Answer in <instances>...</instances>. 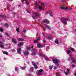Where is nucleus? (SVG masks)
<instances>
[{"label": "nucleus", "instance_id": "obj_6", "mask_svg": "<svg viewBox=\"0 0 76 76\" xmlns=\"http://www.w3.org/2000/svg\"><path fill=\"white\" fill-rule=\"evenodd\" d=\"M42 71H43V69H39V71H38L37 72H36V74H37V75H42L41 73H42Z\"/></svg>", "mask_w": 76, "mask_h": 76}, {"label": "nucleus", "instance_id": "obj_52", "mask_svg": "<svg viewBox=\"0 0 76 76\" xmlns=\"http://www.w3.org/2000/svg\"><path fill=\"white\" fill-rule=\"evenodd\" d=\"M0 37L1 38H2L3 37V36H2L1 35H0Z\"/></svg>", "mask_w": 76, "mask_h": 76}, {"label": "nucleus", "instance_id": "obj_21", "mask_svg": "<svg viewBox=\"0 0 76 76\" xmlns=\"http://www.w3.org/2000/svg\"><path fill=\"white\" fill-rule=\"evenodd\" d=\"M55 43H56V44H58L59 43L57 39L55 40Z\"/></svg>", "mask_w": 76, "mask_h": 76}, {"label": "nucleus", "instance_id": "obj_42", "mask_svg": "<svg viewBox=\"0 0 76 76\" xmlns=\"http://www.w3.org/2000/svg\"><path fill=\"white\" fill-rule=\"evenodd\" d=\"M42 34H43V37H45V34L44 33H42Z\"/></svg>", "mask_w": 76, "mask_h": 76}, {"label": "nucleus", "instance_id": "obj_18", "mask_svg": "<svg viewBox=\"0 0 76 76\" xmlns=\"http://www.w3.org/2000/svg\"><path fill=\"white\" fill-rule=\"evenodd\" d=\"M3 53L4 54H6V55H8L9 54V53L7 51L3 52Z\"/></svg>", "mask_w": 76, "mask_h": 76}, {"label": "nucleus", "instance_id": "obj_39", "mask_svg": "<svg viewBox=\"0 0 76 76\" xmlns=\"http://www.w3.org/2000/svg\"><path fill=\"white\" fill-rule=\"evenodd\" d=\"M65 75H67L68 74H69V72H65Z\"/></svg>", "mask_w": 76, "mask_h": 76}, {"label": "nucleus", "instance_id": "obj_38", "mask_svg": "<svg viewBox=\"0 0 76 76\" xmlns=\"http://www.w3.org/2000/svg\"><path fill=\"white\" fill-rule=\"evenodd\" d=\"M16 31H17V32H19V29H16Z\"/></svg>", "mask_w": 76, "mask_h": 76}, {"label": "nucleus", "instance_id": "obj_46", "mask_svg": "<svg viewBox=\"0 0 76 76\" xmlns=\"http://www.w3.org/2000/svg\"><path fill=\"white\" fill-rule=\"evenodd\" d=\"M45 60H46L47 61H48V59H47L46 57H45Z\"/></svg>", "mask_w": 76, "mask_h": 76}, {"label": "nucleus", "instance_id": "obj_13", "mask_svg": "<svg viewBox=\"0 0 76 76\" xmlns=\"http://www.w3.org/2000/svg\"><path fill=\"white\" fill-rule=\"evenodd\" d=\"M25 1V2L27 4V5H28V4H29V2H28V1L27 0H23L22 3H23L24 1Z\"/></svg>", "mask_w": 76, "mask_h": 76}, {"label": "nucleus", "instance_id": "obj_60", "mask_svg": "<svg viewBox=\"0 0 76 76\" xmlns=\"http://www.w3.org/2000/svg\"><path fill=\"white\" fill-rule=\"evenodd\" d=\"M0 29H2V28L1 27H0Z\"/></svg>", "mask_w": 76, "mask_h": 76}, {"label": "nucleus", "instance_id": "obj_54", "mask_svg": "<svg viewBox=\"0 0 76 76\" xmlns=\"http://www.w3.org/2000/svg\"><path fill=\"white\" fill-rule=\"evenodd\" d=\"M68 60L70 61V58H69L68 59Z\"/></svg>", "mask_w": 76, "mask_h": 76}, {"label": "nucleus", "instance_id": "obj_25", "mask_svg": "<svg viewBox=\"0 0 76 76\" xmlns=\"http://www.w3.org/2000/svg\"><path fill=\"white\" fill-rule=\"evenodd\" d=\"M56 76H60V73L59 72H57L56 73Z\"/></svg>", "mask_w": 76, "mask_h": 76}, {"label": "nucleus", "instance_id": "obj_31", "mask_svg": "<svg viewBox=\"0 0 76 76\" xmlns=\"http://www.w3.org/2000/svg\"><path fill=\"white\" fill-rule=\"evenodd\" d=\"M0 16H1V17L2 18H6V16L3 15H0Z\"/></svg>", "mask_w": 76, "mask_h": 76}, {"label": "nucleus", "instance_id": "obj_41", "mask_svg": "<svg viewBox=\"0 0 76 76\" xmlns=\"http://www.w3.org/2000/svg\"><path fill=\"white\" fill-rule=\"evenodd\" d=\"M32 64L33 66H34L36 65L35 64V63H34V62H32Z\"/></svg>", "mask_w": 76, "mask_h": 76}, {"label": "nucleus", "instance_id": "obj_36", "mask_svg": "<svg viewBox=\"0 0 76 76\" xmlns=\"http://www.w3.org/2000/svg\"><path fill=\"white\" fill-rule=\"evenodd\" d=\"M49 67L50 69V70L52 69V66H51L50 65L49 66Z\"/></svg>", "mask_w": 76, "mask_h": 76}, {"label": "nucleus", "instance_id": "obj_37", "mask_svg": "<svg viewBox=\"0 0 76 76\" xmlns=\"http://www.w3.org/2000/svg\"><path fill=\"white\" fill-rule=\"evenodd\" d=\"M0 47H1V48H4V46L3 45H0Z\"/></svg>", "mask_w": 76, "mask_h": 76}, {"label": "nucleus", "instance_id": "obj_35", "mask_svg": "<svg viewBox=\"0 0 76 76\" xmlns=\"http://www.w3.org/2000/svg\"><path fill=\"white\" fill-rule=\"evenodd\" d=\"M0 31L1 32H3V29H0Z\"/></svg>", "mask_w": 76, "mask_h": 76}, {"label": "nucleus", "instance_id": "obj_45", "mask_svg": "<svg viewBox=\"0 0 76 76\" xmlns=\"http://www.w3.org/2000/svg\"><path fill=\"white\" fill-rule=\"evenodd\" d=\"M35 4H36V5H37V6H38V3H37V2H36L35 3Z\"/></svg>", "mask_w": 76, "mask_h": 76}, {"label": "nucleus", "instance_id": "obj_22", "mask_svg": "<svg viewBox=\"0 0 76 76\" xmlns=\"http://www.w3.org/2000/svg\"><path fill=\"white\" fill-rule=\"evenodd\" d=\"M11 51L12 53H15V52H16V50L15 49H12Z\"/></svg>", "mask_w": 76, "mask_h": 76}, {"label": "nucleus", "instance_id": "obj_34", "mask_svg": "<svg viewBox=\"0 0 76 76\" xmlns=\"http://www.w3.org/2000/svg\"><path fill=\"white\" fill-rule=\"evenodd\" d=\"M58 67V66H54V69H57Z\"/></svg>", "mask_w": 76, "mask_h": 76}, {"label": "nucleus", "instance_id": "obj_48", "mask_svg": "<svg viewBox=\"0 0 76 76\" xmlns=\"http://www.w3.org/2000/svg\"><path fill=\"white\" fill-rule=\"evenodd\" d=\"M18 70V68H15V71H17Z\"/></svg>", "mask_w": 76, "mask_h": 76}, {"label": "nucleus", "instance_id": "obj_5", "mask_svg": "<svg viewBox=\"0 0 76 76\" xmlns=\"http://www.w3.org/2000/svg\"><path fill=\"white\" fill-rule=\"evenodd\" d=\"M70 56H71V59L72 60V61L73 62V63H74L75 64H76V60H75V58H74L73 57H72V54L70 55Z\"/></svg>", "mask_w": 76, "mask_h": 76}, {"label": "nucleus", "instance_id": "obj_47", "mask_svg": "<svg viewBox=\"0 0 76 76\" xmlns=\"http://www.w3.org/2000/svg\"><path fill=\"white\" fill-rule=\"evenodd\" d=\"M26 30H24L23 31V32H24V33H25V32H26Z\"/></svg>", "mask_w": 76, "mask_h": 76}, {"label": "nucleus", "instance_id": "obj_43", "mask_svg": "<svg viewBox=\"0 0 76 76\" xmlns=\"http://www.w3.org/2000/svg\"><path fill=\"white\" fill-rule=\"evenodd\" d=\"M39 55L40 56H42V53H39Z\"/></svg>", "mask_w": 76, "mask_h": 76}, {"label": "nucleus", "instance_id": "obj_53", "mask_svg": "<svg viewBox=\"0 0 76 76\" xmlns=\"http://www.w3.org/2000/svg\"><path fill=\"white\" fill-rule=\"evenodd\" d=\"M43 42H44V43H45V40H43Z\"/></svg>", "mask_w": 76, "mask_h": 76}, {"label": "nucleus", "instance_id": "obj_16", "mask_svg": "<svg viewBox=\"0 0 76 76\" xmlns=\"http://www.w3.org/2000/svg\"><path fill=\"white\" fill-rule=\"evenodd\" d=\"M34 48V47L32 46L31 48L29 47H27L26 49L27 50H31V48Z\"/></svg>", "mask_w": 76, "mask_h": 76}, {"label": "nucleus", "instance_id": "obj_15", "mask_svg": "<svg viewBox=\"0 0 76 76\" xmlns=\"http://www.w3.org/2000/svg\"><path fill=\"white\" fill-rule=\"evenodd\" d=\"M12 42H13L14 44H17L16 40L14 39H12Z\"/></svg>", "mask_w": 76, "mask_h": 76}, {"label": "nucleus", "instance_id": "obj_55", "mask_svg": "<svg viewBox=\"0 0 76 76\" xmlns=\"http://www.w3.org/2000/svg\"><path fill=\"white\" fill-rule=\"evenodd\" d=\"M47 48H49V47H48V46H47Z\"/></svg>", "mask_w": 76, "mask_h": 76}, {"label": "nucleus", "instance_id": "obj_30", "mask_svg": "<svg viewBox=\"0 0 76 76\" xmlns=\"http://www.w3.org/2000/svg\"><path fill=\"white\" fill-rule=\"evenodd\" d=\"M71 51H72V52H75V49H74L73 48H71Z\"/></svg>", "mask_w": 76, "mask_h": 76}, {"label": "nucleus", "instance_id": "obj_24", "mask_svg": "<svg viewBox=\"0 0 76 76\" xmlns=\"http://www.w3.org/2000/svg\"><path fill=\"white\" fill-rule=\"evenodd\" d=\"M30 70H31V73L34 72V69L33 68H31L30 69Z\"/></svg>", "mask_w": 76, "mask_h": 76}, {"label": "nucleus", "instance_id": "obj_4", "mask_svg": "<svg viewBox=\"0 0 76 76\" xmlns=\"http://www.w3.org/2000/svg\"><path fill=\"white\" fill-rule=\"evenodd\" d=\"M34 14L35 15H33L32 18L34 19H36L37 16H38V13H37V12H35Z\"/></svg>", "mask_w": 76, "mask_h": 76}, {"label": "nucleus", "instance_id": "obj_28", "mask_svg": "<svg viewBox=\"0 0 76 76\" xmlns=\"http://www.w3.org/2000/svg\"><path fill=\"white\" fill-rule=\"evenodd\" d=\"M5 35H7V37H9V34L6 32L5 33Z\"/></svg>", "mask_w": 76, "mask_h": 76}, {"label": "nucleus", "instance_id": "obj_63", "mask_svg": "<svg viewBox=\"0 0 76 76\" xmlns=\"http://www.w3.org/2000/svg\"><path fill=\"white\" fill-rule=\"evenodd\" d=\"M38 3H39V1H38Z\"/></svg>", "mask_w": 76, "mask_h": 76}, {"label": "nucleus", "instance_id": "obj_19", "mask_svg": "<svg viewBox=\"0 0 76 76\" xmlns=\"http://www.w3.org/2000/svg\"><path fill=\"white\" fill-rule=\"evenodd\" d=\"M23 45V42H20V44H18V46L19 47H20L21 45Z\"/></svg>", "mask_w": 76, "mask_h": 76}, {"label": "nucleus", "instance_id": "obj_12", "mask_svg": "<svg viewBox=\"0 0 76 76\" xmlns=\"http://www.w3.org/2000/svg\"><path fill=\"white\" fill-rule=\"evenodd\" d=\"M29 52H28V51H26L24 53V56H27L29 54Z\"/></svg>", "mask_w": 76, "mask_h": 76}, {"label": "nucleus", "instance_id": "obj_10", "mask_svg": "<svg viewBox=\"0 0 76 76\" xmlns=\"http://www.w3.org/2000/svg\"><path fill=\"white\" fill-rule=\"evenodd\" d=\"M43 22L47 24H48V23H49L50 21L46 19L43 20Z\"/></svg>", "mask_w": 76, "mask_h": 76}, {"label": "nucleus", "instance_id": "obj_59", "mask_svg": "<svg viewBox=\"0 0 76 76\" xmlns=\"http://www.w3.org/2000/svg\"><path fill=\"white\" fill-rule=\"evenodd\" d=\"M0 44H2V42H0Z\"/></svg>", "mask_w": 76, "mask_h": 76}, {"label": "nucleus", "instance_id": "obj_32", "mask_svg": "<svg viewBox=\"0 0 76 76\" xmlns=\"http://www.w3.org/2000/svg\"><path fill=\"white\" fill-rule=\"evenodd\" d=\"M38 40L36 39L34 40V43H38Z\"/></svg>", "mask_w": 76, "mask_h": 76}, {"label": "nucleus", "instance_id": "obj_27", "mask_svg": "<svg viewBox=\"0 0 76 76\" xmlns=\"http://www.w3.org/2000/svg\"><path fill=\"white\" fill-rule=\"evenodd\" d=\"M50 16H51V17H53V16H54V15H53V12H51V13L50 14Z\"/></svg>", "mask_w": 76, "mask_h": 76}, {"label": "nucleus", "instance_id": "obj_26", "mask_svg": "<svg viewBox=\"0 0 76 76\" xmlns=\"http://www.w3.org/2000/svg\"><path fill=\"white\" fill-rule=\"evenodd\" d=\"M26 66H23L22 68H21V69H22V70H25V69H26Z\"/></svg>", "mask_w": 76, "mask_h": 76}, {"label": "nucleus", "instance_id": "obj_62", "mask_svg": "<svg viewBox=\"0 0 76 76\" xmlns=\"http://www.w3.org/2000/svg\"><path fill=\"white\" fill-rule=\"evenodd\" d=\"M27 12H28V13H29V12H28V10L27 11Z\"/></svg>", "mask_w": 76, "mask_h": 76}, {"label": "nucleus", "instance_id": "obj_40", "mask_svg": "<svg viewBox=\"0 0 76 76\" xmlns=\"http://www.w3.org/2000/svg\"><path fill=\"white\" fill-rule=\"evenodd\" d=\"M72 68L75 67V65L74 64H73L72 65Z\"/></svg>", "mask_w": 76, "mask_h": 76}, {"label": "nucleus", "instance_id": "obj_64", "mask_svg": "<svg viewBox=\"0 0 76 76\" xmlns=\"http://www.w3.org/2000/svg\"><path fill=\"white\" fill-rule=\"evenodd\" d=\"M17 29H19V28H17Z\"/></svg>", "mask_w": 76, "mask_h": 76}, {"label": "nucleus", "instance_id": "obj_11", "mask_svg": "<svg viewBox=\"0 0 76 76\" xmlns=\"http://www.w3.org/2000/svg\"><path fill=\"white\" fill-rule=\"evenodd\" d=\"M43 28L44 29H51V27L50 26H43Z\"/></svg>", "mask_w": 76, "mask_h": 76}, {"label": "nucleus", "instance_id": "obj_14", "mask_svg": "<svg viewBox=\"0 0 76 76\" xmlns=\"http://www.w3.org/2000/svg\"><path fill=\"white\" fill-rule=\"evenodd\" d=\"M17 52L18 54H20V53H21V48H19L17 50Z\"/></svg>", "mask_w": 76, "mask_h": 76}, {"label": "nucleus", "instance_id": "obj_56", "mask_svg": "<svg viewBox=\"0 0 76 76\" xmlns=\"http://www.w3.org/2000/svg\"><path fill=\"white\" fill-rule=\"evenodd\" d=\"M71 9H72L71 8L69 9V10H71Z\"/></svg>", "mask_w": 76, "mask_h": 76}, {"label": "nucleus", "instance_id": "obj_7", "mask_svg": "<svg viewBox=\"0 0 76 76\" xmlns=\"http://www.w3.org/2000/svg\"><path fill=\"white\" fill-rule=\"evenodd\" d=\"M60 9H65V10H66L68 9V7H66L65 5H61V7H60Z\"/></svg>", "mask_w": 76, "mask_h": 76}, {"label": "nucleus", "instance_id": "obj_61", "mask_svg": "<svg viewBox=\"0 0 76 76\" xmlns=\"http://www.w3.org/2000/svg\"><path fill=\"white\" fill-rule=\"evenodd\" d=\"M75 31L76 32V29H75Z\"/></svg>", "mask_w": 76, "mask_h": 76}, {"label": "nucleus", "instance_id": "obj_23", "mask_svg": "<svg viewBox=\"0 0 76 76\" xmlns=\"http://www.w3.org/2000/svg\"><path fill=\"white\" fill-rule=\"evenodd\" d=\"M34 67L35 69H38V66L36 64L34 66Z\"/></svg>", "mask_w": 76, "mask_h": 76}, {"label": "nucleus", "instance_id": "obj_49", "mask_svg": "<svg viewBox=\"0 0 76 76\" xmlns=\"http://www.w3.org/2000/svg\"><path fill=\"white\" fill-rule=\"evenodd\" d=\"M67 71H68V72H69V71H70V69H67Z\"/></svg>", "mask_w": 76, "mask_h": 76}, {"label": "nucleus", "instance_id": "obj_9", "mask_svg": "<svg viewBox=\"0 0 76 76\" xmlns=\"http://www.w3.org/2000/svg\"><path fill=\"white\" fill-rule=\"evenodd\" d=\"M44 45H41L39 43L37 44V47H39V48H43Z\"/></svg>", "mask_w": 76, "mask_h": 76}, {"label": "nucleus", "instance_id": "obj_50", "mask_svg": "<svg viewBox=\"0 0 76 76\" xmlns=\"http://www.w3.org/2000/svg\"><path fill=\"white\" fill-rule=\"evenodd\" d=\"M38 35V33H37V34H36V37H37Z\"/></svg>", "mask_w": 76, "mask_h": 76}, {"label": "nucleus", "instance_id": "obj_8", "mask_svg": "<svg viewBox=\"0 0 76 76\" xmlns=\"http://www.w3.org/2000/svg\"><path fill=\"white\" fill-rule=\"evenodd\" d=\"M41 5L43 7H42V6H39V9H40V10H44V8L43 7H44V3H42L41 4Z\"/></svg>", "mask_w": 76, "mask_h": 76}, {"label": "nucleus", "instance_id": "obj_57", "mask_svg": "<svg viewBox=\"0 0 76 76\" xmlns=\"http://www.w3.org/2000/svg\"><path fill=\"white\" fill-rule=\"evenodd\" d=\"M75 76H76V72H75Z\"/></svg>", "mask_w": 76, "mask_h": 76}, {"label": "nucleus", "instance_id": "obj_29", "mask_svg": "<svg viewBox=\"0 0 76 76\" xmlns=\"http://www.w3.org/2000/svg\"><path fill=\"white\" fill-rule=\"evenodd\" d=\"M52 38V37L51 36H49L47 37V39H51Z\"/></svg>", "mask_w": 76, "mask_h": 76}, {"label": "nucleus", "instance_id": "obj_58", "mask_svg": "<svg viewBox=\"0 0 76 76\" xmlns=\"http://www.w3.org/2000/svg\"><path fill=\"white\" fill-rule=\"evenodd\" d=\"M14 15H15V14H16V13L14 12Z\"/></svg>", "mask_w": 76, "mask_h": 76}, {"label": "nucleus", "instance_id": "obj_44", "mask_svg": "<svg viewBox=\"0 0 76 76\" xmlns=\"http://www.w3.org/2000/svg\"><path fill=\"white\" fill-rule=\"evenodd\" d=\"M39 39H40V37H38V39L37 40L38 41H39Z\"/></svg>", "mask_w": 76, "mask_h": 76}, {"label": "nucleus", "instance_id": "obj_17", "mask_svg": "<svg viewBox=\"0 0 76 76\" xmlns=\"http://www.w3.org/2000/svg\"><path fill=\"white\" fill-rule=\"evenodd\" d=\"M4 26L6 28H8L9 26V25L7 23H6L4 24Z\"/></svg>", "mask_w": 76, "mask_h": 76}, {"label": "nucleus", "instance_id": "obj_33", "mask_svg": "<svg viewBox=\"0 0 76 76\" xmlns=\"http://www.w3.org/2000/svg\"><path fill=\"white\" fill-rule=\"evenodd\" d=\"M70 53H71V51L70 50H68L67 51V53H68V54H70Z\"/></svg>", "mask_w": 76, "mask_h": 76}, {"label": "nucleus", "instance_id": "obj_3", "mask_svg": "<svg viewBox=\"0 0 76 76\" xmlns=\"http://www.w3.org/2000/svg\"><path fill=\"white\" fill-rule=\"evenodd\" d=\"M31 52H32V54L33 56H36L37 55V50L33 48L31 50Z\"/></svg>", "mask_w": 76, "mask_h": 76}, {"label": "nucleus", "instance_id": "obj_2", "mask_svg": "<svg viewBox=\"0 0 76 76\" xmlns=\"http://www.w3.org/2000/svg\"><path fill=\"white\" fill-rule=\"evenodd\" d=\"M53 63L55 64V65H56L57 66H59L58 63H60V61L59 60H58V59H53Z\"/></svg>", "mask_w": 76, "mask_h": 76}, {"label": "nucleus", "instance_id": "obj_1", "mask_svg": "<svg viewBox=\"0 0 76 76\" xmlns=\"http://www.w3.org/2000/svg\"><path fill=\"white\" fill-rule=\"evenodd\" d=\"M70 20L69 18H65L64 19H62L61 21L62 23H63V24H64V25H66L67 24V22H68V21H69Z\"/></svg>", "mask_w": 76, "mask_h": 76}, {"label": "nucleus", "instance_id": "obj_51", "mask_svg": "<svg viewBox=\"0 0 76 76\" xmlns=\"http://www.w3.org/2000/svg\"><path fill=\"white\" fill-rule=\"evenodd\" d=\"M65 0H62V2H63V3H64V1H65Z\"/></svg>", "mask_w": 76, "mask_h": 76}, {"label": "nucleus", "instance_id": "obj_20", "mask_svg": "<svg viewBox=\"0 0 76 76\" xmlns=\"http://www.w3.org/2000/svg\"><path fill=\"white\" fill-rule=\"evenodd\" d=\"M18 39L20 41H23L24 40L23 39L21 38H19Z\"/></svg>", "mask_w": 76, "mask_h": 76}]
</instances>
